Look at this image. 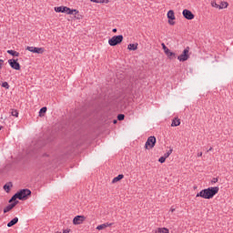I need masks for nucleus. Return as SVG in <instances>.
<instances>
[{
	"label": "nucleus",
	"instance_id": "nucleus-11",
	"mask_svg": "<svg viewBox=\"0 0 233 233\" xmlns=\"http://www.w3.org/2000/svg\"><path fill=\"white\" fill-rule=\"evenodd\" d=\"M167 18L169 19V20H168V23H169L170 25H175L174 20H176V15H175V13H174V10H169V11L167 12Z\"/></svg>",
	"mask_w": 233,
	"mask_h": 233
},
{
	"label": "nucleus",
	"instance_id": "nucleus-41",
	"mask_svg": "<svg viewBox=\"0 0 233 233\" xmlns=\"http://www.w3.org/2000/svg\"><path fill=\"white\" fill-rule=\"evenodd\" d=\"M59 233H61V232H59Z\"/></svg>",
	"mask_w": 233,
	"mask_h": 233
},
{
	"label": "nucleus",
	"instance_id": "nucleus-6",
	"mask_svg": "<svg viewBox=\"0 0 233 233\" xmlns=\"http://www.w3.org/2000/svg\"><path fill=\"white\" fill-rule=\"evenodd\" d=\"M156 137H149L145 144L146 150H151V148H154L156 147Z\"/></svg>",
	"mask_w": 233,
	"mask_h": 233
},
{
	"label": "nucleus",
	"instance_id": "nucleus-40",
	"mask_svg": "<svg viewBox=\"0 0 233 233\" xmlns=\"http://www.w3.org/2000/svg\"><path fill=\"white\" fill-rule=\"evenodd\" d=\"M2 127H0V130H1Z\"/></svg>",
	"mask_w": 233,
	"mask_h": 233
},
{
	"label": "nucleus",
	"instance_id": "nucleus-16",
	"mask_svg": "<svg viewBox=\"0 0 233 233\" xmlns=\"http://www.w3.org/2000/svg\"><path fill=\"white\" fill-rule=\"evenodd\" d=\"M137 46H138V44L136 43V44H129L127 46V50H133V51H136L137 50Z\"/></svg>",
	"mask_w": 233,
	"mask_h": 233
},
{
	"label": "nucleus",
	"instance_id": "nucleus-1",
	"mask_svg": "<svg viewBox=\"0 0 233 233\" xmlns=\"http://www.w3.org/2000/svg\"><path fill=\"white\" fill-rule=\"evenodd\" d=\"M219 192V187H211L206 189H202L196 195V198H202L203 199H212L216 194Z\"/></svg>",
	"mask_w": 233,
	"mask_h": 233
},
{
	"label": "nucleus",
	"instance_id": "nucleus-28",
	"mask_svg": "<svg viewBox=\"0 0 233 233\" xmlns=\"http://www.w3.org/2000/svg\"><path fill=\"white\" fill-rule=\"evenodd\" d=\"M2 86H3V88H6V90H8V88H10V85H8V82H3Z\"/></svg>",
	"mask_w": 233,
	"mask_h": 233
},
{
	"label": "nucleus",
	"instance_id": "nucleus-15",
	"mask_svg": "<svg viewBox=\"0 0 233 233\" xmlns=\"http://www.w3.org/2000/svg\"><path fill=\"white\" fill-rule=\"evenodd\" d=\"M15 205H17V202H15L14 204H11V205L7 206L4 209V213L6 214V212H10V210H12V208H14V207H15Z\"/></svg>",
	"mask_w": 233,
	"mask_h": 233
},
{
	"label": "nucleus",
	"instance_id": "nucleus-31",
	"mask_svg": "<svg viewBox=\"0 0 233 233\" xmlns=\"http://www.w3.org/2000/svg\"><path fill=\"white\" fill-rule=\"evenodd\" d=\"M159 163H165V161H167V158L165 157H161L159 159H158Z\"/></svg>",
	"mask_w": 233,
	"mask_h": 233
},
{
	"label": "nucleus",
	"instance_id": "nucleus-8",
	"mask_svg": "<svg viewBox=\"0 0 233 233\" xmlns=\"http://www.w3.org/2000/svg\"><path fill=\"white\" fill-rule=\"evenodd\" d=\"M86 221V217L78 215L73 218V225H83Z\"/></svg>",
	"mask_w": 233,
	"mask_h": 233
},
{
	"label": "nucleus",
	"instance_id": "nucleus-22",
	"mask_svg": "<svg viewBox=\"0 0 233 233\" xmlns=\"http://www.w3.org/2000/svg\"><path fill=\"white\" fill-rule=\"evenodd\" d=\"M11 116L14 117H19V112H17L15 109H12Z\"/></svg>",
	"mask_w": 233,
	"mask_h": 233
},
{
	"label": "nucleus",
	"instance_id": "nucleus-37",
	"mask_svg": "<svg viewBox=\"0 0 233 233\" xmlns=\"http://www.w3.org/2000/svg\"><path fill=\"white\" fill-rule=\"evenodd\" d=\"M113 32H114V34H116V32H117V29H116V28H114V29H113Z\"/></svg>",
	"mask_w": 233,
	"mask_h": 233
},
{
	"label": "nucleus",
	"instance_id": "nucleus-29",
	"mask_svg": "<svg viewBox=\"0 0 233 233\" xmlns=\"http://www.w3.org/2000/svg\"><path fill=\"white\" fill-rule=\"evenodd\" d=\"M117 119H118V121H123V119H125V115H123V114L118 115Z\"/></svg>",
	"mask_w": 233,
	"mask_h": 233
},
{
	"label": "nucleus",
	"instance_id": "nucleus-39",
	"mask_svg": "<svg viewBox=\"0 0 233 233\" xmlns=\"http://www.w3.org/2000/svg\"><path fill=\"white\" fill-rule=\"evenodd\" d=\"M114 123H115V124L117 123V120H114Z\"/></svg>",
	"mask_w": 233,
	"mask_h": 233
},
{
	"label": "nucleus",
	"instance_id": "nucleus-19",
	"mask_svg": "<svg viewBox=\"0 0 233 233\" xmlns=\"http://www.w3.org/2000/svg\"><path fill=\"white\" fill-rule=\"evenodd\" d=\"M7 54L13 56L14 57H19V52L14 50H7Z\"/></svg>",
	"mask_w": 233,
	"mask_h": 233
},
{
	"label": "nucleus",
	"instance_id": "nucleus-18",
	"mask_svg": "<svg viewBox=\"0 0 233 233\" xmlns=\"http://www.w3.org/2000/svg\"><path fill=\"white\" fill-rule=\"evenodd\" d=\"M179 125H181V121L179 120V118L173 119L171 127H179Z\"/></svg>",
	"mask_w": 233,
	"mask_h": 233
},
{
	"label": "nucleus",
	"instance_id": "nucleus-26",
	"mask_svg": "<svg viewBox=\"0 0 233 233\" xmlns=\"http://www.w3.org/2000/svg\"><path fill=\"white\" fill-rule=\"evenodd\" d=\"M10 187H12V184H5L4 186V190H5V192H10Z\"/></svg>",
	"mask_w": 233,
	"mask_h": 233
},
{
	"label": "nucleus",
	"instance_id": "nucleus-21",
	"mask_svg": "<svg viewBox=\"0 0 233 233\" xmlns=\"http://www.w3.org/2000/svg\"><path fill=\"white\" fill-rule=\"evenodd\" d=\"M219 10H223V8H228V4L227 2H221L220 5H218Z\"/></svg>",
	"mask_w": 233,
	"mask_h": 233
},
{
	"label": "nucleus",
	"instance_id": "nucleus-35",
	"mask_svg": "<svg viewBox=\"0 0 233 233\" xmlns=\"http://www.w3.org/2000/svg\"><path fill=\"white\" fill-rule=\"evenodd\" d=\"M170 212H176V208L174 207L170 208Z\"/></svg>",
	"mask_w": 233,
	"mask_h": 233
},
{
	"label": "nucleus",
	"instance_id": "nucleus-33",
	"mask_svg": "<svg viewBox=\"0 0 233 233\" xmlns=\"http://www.w3.org/2000/svg\"><path fill=\"white\" fill-rule=\"evenodd\" d=\"M218 177H214L212 180H211V183H218Z\"/></svg>",
	"mask_w": 233,
	"mask_h": 233
},
{
	"label": "nucleus",
	"instance_id": "nucleus-10",
	"mask_svg": "<svg viewBox=\"0 0 233 233\" xmlns=\"http://www.w3.org/2000/svg\"><path fill=\"white\" fill-rule=\"evenodd\" d=\"M182 15H184L185 19H187L188 21H192V19L195 17V15L188 9H184Z\"/></svg>",
	"mask_w": 233,
	"mask_h": 233
},
{
	"label": "nucleus",
	"instance_id": "nucleus-2",
	"mask_svg": "<svg viewBox=\"0 0 233 233\" xmlns=\"http://www.w3.org/2000/svg\"><path fill=\"white\" fill-rule=\"evenodd\" d=\"M31 195L32 191H30V189H22L12 197V198L9 200V203L15 201L16 199H28V196Z\"/></svg>",
	"mask_w": 233,
	"mask_h": 233
},
{
	"label": "nucleus",
	"instance_id": "nucleus-38",
	"mask_svg": "<svg viewBox=\"0 0 233 233\" xmlns=\"http://www.w3.org/2000/svg\"><path fill=\"white\" fill-rule=\"evenodd\" d=\"M211 150H212V147H210V148L208 150V152H211Z\"/></svg>",
	"mask_w": 233,
	"mask_h": 233
},
{
	"label": "nucleus",
	"instance_id": "nucleus-9",
	"mask_svg": "<svg viewBox=\"0 0 233 233\" xmlns=\"http://www.w3.org/2000/svg\"><path fill=\"white\" fill-rule=\"evenodd\" d=\"M17 59H9L8 64L13 70H21V65L17 62Z\"/></svg>",
	"mask_w": 233,
	"mask_h": 233
},
{
	"label": "nucleus",
	"instance_id": "nucleus-30",
	"mask_svg": "<svg viewBox=\"0 0 233 233\" xmlns=\"http://www.w3.org/2000/svg\"><path fill=\"white\" fill-rule=\"evenodd\" d=\"M161 46H162V48H163V50H164V53H166V52L168 50V47H167V46L165 45V43H162V44H161Z\"/></svg>",
	"mask_w": 233,
	"mask_h": 233
},
{
	"label": "nucleus",
	"instance_id": "nucleus-13",
	"mask_svg": "<svg viewBox=\"0 0 233 233\" xmlns=\"http://www.w3.org/2000/svg\"><path fill=\"white\" fill-rule=\"evenodd\" d=\"M154 233H170V230L167 228H157Z\"/></svg>",
	"mask_w": 233,
	"mask_h": 233
},
{
	"label": "nucleus",
	"instance_id": "nucleus-5",
	"mask_svg": "<svg viewBox=\"0 0 233 233\" xmlns=\"http://www.w3.org/2000/svg\"><path fill=\"white\" fill-rule=\"evenodd\" d=\"M121 43H123V35H115L108 40L110 46H117V45H121Z\"/></svg>",
	"mask_w": 233,
	"mask_h": 233
},
{
	"label": "nucleus",
	"instance_id": "nucleus-25",
	"mask_svg": "<svg viewBox=\"0 0 233 233\" xmlns=\"http://www.w3.org/2000/svg\"><path fill=\"white\" fill-rule=\"evenodd\" d=\"M173 149H169L167 153L164 154L165 158L170 157V155L172 154Z\"/></svg>",
	"mask_w": 233,
	"mask_h": 233
},
{
	"label": "nucleus",
	"instance_id": "nucleus-3",
	"mask_svg": "<svg viewBox=\"0 0 233 233\" xmlns=\"http://www.w3.org/2000/svg\"><path fill=\"white\" fill-rule=\"evenodd\" d=\"M55 12L56 13H61V14H67L68 15H75L79 14V11L76 9H70V7H66V6H57L55 7Z\"/></svg>",
	"mask_w": 233,
	"mask_h": 233
},
{
	"label": "nucleus",
	"instance_id": "nucleus-36",
	"mask_svg": "<svg viewBox=\"0 0 233 233\" xmlns=\"http://www.w3.org/2000/svg\"><path fill=\"white\" fill-rule=\"evenodd\" d=\"M201 156H203V152L198 153V157H201Z\"/></svg>",
	"mask_w": 233,
	"mask_h": 233
},
{
	"label": "nucleus",
	"instance_id": "nucleus-34",
	"mask_svg": "<svg viewBox=\"0 0 233 233\" xmlns=\"http://www.w3.org/2000/svg\"><path fill=\"white\" fill-rule=\"evenodd\" d=\"M63 233H70V228L64 229Z\"/></svg>",
	"mask_w": 233,
	"mask_h": 233
},
{
	"label": "nucleus",
	"instance_id": "nucleus-23",
	"mask_svg": "<svg viewBox=\"0 0 233 233\" xmlns=\"http://www.w3.org/2000/svg\"><path fill=\"white\" fill-rule=\"evenodd\" d=\"M90 1H92L93 3H106V4L110 3L109 0H90Z\"/></svg>",
	"mask_w": 233,
	"mask_h": 233
},
{
	"label": "nucleus",
	"instance_id": "nucleus-14",
	"mask_svg": "<svg viewBox=\"0 0 233 233\" xmlns=\"http://www.w3.org/2000/svg\"><path fill=\"white\" fill-rule=\"evenodd\" d=\"M166 56L168 57V59H172L173 57H176V53L170 51V49H167L165 52Z\"/></svg>",
	"mask_w": 233,
	"mask_h": 233
},
{
	"label": "nucleus",
	"instance_id": "nucleus-27",
	"mask_svg": "<svg viewBox=\"0 0 233 233\" xmlns=\"http://www.w3.org/2000/svg\"><path fill=\"white\" fill-rule=\"evenodd\" d=\"M211 6L213 8H218V10H219V5H218V3H216V1L211 2Z\"/></svg>",
	"mask_w": 233,
	"mask_h": 233
},
{
	"label": "nucleus",
	"instance_id": "nucleus-12",
	"mask_svg": "<svg viewBox=\"0 0 233 233\" xmlns=\"http://www.w3.org/2000/svg\"><path fill=\"white\" fill-rule=\"evenodd\" d=\"M112 225H114V224L113 223H108V222L98 225L96 227V230H105V228H108V227H112Z\"/></svg>",
	"mask_w": 233,
	"mask_h": 233
},
{
	"label": "nucleus",
	"instance_id": "nucleus-20",
	"mask_svg": "<svg viewBox=\"0 0 233 233\" xmlns=\"http://www.w3.org/2000/svg\"><path fill=\"white\" fill-rule=\"evenodd\" d=\"M123 177H125L124 175H118L117 177L113 178L112 183H117V181H121V179H123Z\"/></svg>",
	"mask_w": 233,
	"mask_h": 233
},
{
	"label": "nucleus",
	"instance_id": "nucleus-4",
	"mask_svg": "<svg viewBox=\"0 0 233 233\" xmlns=\"http://www.w3.org/2000/svg\"><path fill=\"white\" fill-rule=\"evenodd\" d=\"M177 59L178 61H180V63H185V61H188V59H190V47H186L183 50L182 54L177 56Z\"/></svg>",
	"mask_w": 233,
	"mask_h": 233
},
{
	"label": "nucleus",
	"instance_id": "nucleus-24",
	"mask_svg": "<svg viewBox=\"0 0 233 233\" xmlns=\"http://www.w3.org/2000/svg\"><path fill=\"white\" fill-rule=\"evenodd\" d=\"M43 114H46V107H42L39 111V116H43Z\"/></svg>",
	"mask_w": 233,
	"mask_h": 233
},
{
	"label": "nucleus",
	"instance_id": "nucleus-17",
	"mask_svg": "<svg viewBox=\"0 0 233 233\" xmlns=\"http://www.w3.org/2000/svg\"><path fill=\"white\" fill-rule=\"evenodd\" d=\"M19 221V218L16 217L13 218L9 223H7V227H14V225H16V223Z\"/></svg>",
	"mask_w": 233,
	"mask_h": 233
},
{
	"label": "nucleus",
	"instance_id": "nucleus-7",
	"mask_svg": "<svg viewBox=\"0 0 233 233\" xmlns=\"http://www.w3.org/2000/svg\"><path fill=\"white\" fill-rule=\"evenodd\" d=\"M25 50L32 54H45V47L26 46Z\"/></svg>",
	"mask_w": 233,
	"mask_h": 233
},
{
	"label": "nucleus",
	"instance_id": "nucleus-32",
	"mask_svg": "<svg viewBox=\"0 0 233 233\" xmlns=\"http://www.w3.org/2000/svg\"><path fill=\"white\" fill-rule=\"evenodd\" d=\"M5 64V60L0 59V70L3 68V65Z\"/></svg>",
	"mask_w": 233,
	"mask_h": 233
}]
</instances>
